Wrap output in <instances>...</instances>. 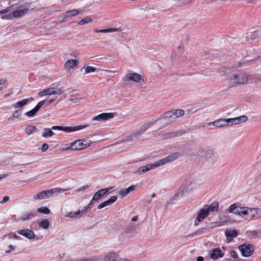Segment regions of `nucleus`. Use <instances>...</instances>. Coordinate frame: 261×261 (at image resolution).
Wrapping results in <instances>:
<instances>
[{
    "instance_id": "13",
    "label": "nucleus",
    "mask_w": 261,
    "mask_h": 261,
    "mask_svg": "<svg viewBox=\"0 0 261 261\" xmlns=\"http://www.w3.org/2000/svg\"><path fill=\"white\" fill-rule=\"evenodd\" d=\"M208 215L209 214L207 212V210L205 209L204 207H203L199 211L197 216L194 221V225L197 226L199 223L205 219L208 216Z\"/></svg>"
},
{
    "instance_id": "30",
    "label": "nucleus",
    "mask_w": 261,
    "mask_h": 261,
    "mask_svg": "<svg viewBox=\"0 0 261 261\" xmlns=\"http://www.w3.org/2000/svg\"><path fill=\"white\" fill-rule=\"evenodd\" d=\"M146 129H141L139 130H136L133 132L129 136H128L127 140L130 141H134L137 140L139 136H140L143 132Z\"/></svg>"
},
{
    "instance_id": "8",
    "label": "nucleus",
    "mask_w": 261,
    "mask_h": 261,
    "mask_svg": "<svg viewBox=\"0 0 261 261\" xmlns=\"http://www.w3.org/2000/svg\"><path fill=\"white\" fill-rule=\"evenodd\" d=\"M63 92V90L58 87H51L38 92V96L42 97L45 95H61Z\"/></svg>"
},
{
    "instance_id": "26",
    "label": "nucleus",
    "mask_w": 261,
    "mask_h": 261,
    "mask_svg": "<svg viewBox=\"0 0 261 261\" xmlns=\"http://www.w3.org/2000/svg\"><path fill=\"white\" fill-rule=\"evenodd\" d=\"M117 199V197L116 196H113L111 197H110L108 200H106L102 203H101L98 206V209H101L107 206L110 205L113 203H114Z\"/></svg>"
},
{
    "instance_id": "6",
    "label": "nucleus",
    "mask_w": 261,
    "mask_h": 261,
    "mask_svg": "<svg viewBox=\"0 0 261 261\" xmlns=\"http://www.w3.org/2000/svg\"><path fill=\"white\" fill-rule=\"evenodd\" d=\"M122 81L124 82H133L136 83H141L144 82V79L138 73L129 72L123 76Z\"/></svg>"
},
{
    "instance_id": "5",
    "label": "nucleus",
    "mask_w": 261,
    "mask_h": 261,
    "mask_svg": "<svg viewBox=\"0 0 261 261\" xmlns=\"http://www.w3.org/2000/svg\"><path fill=\"white\" fill-rule=\"evenodd\" d=\"M65 190L60 188H54L48 190L43 191L34 195V199L42 200L48 198L56 193L64 192Z\"/></svg>"
},
{
    "instance_id": "9",
    "label": "nucleus",
    "mask_w": 261,
    "mask_h": 261,
    "mask_svg": "<svg viewBox=\"0 0 261 261\" xmlns=\"http://www.w3.org/2000/svg\"><path fill=\"white\" fill-rule=\"evenodd\" d=\"M14 9L12 10L13 16L15 18H18L22 17L29 10V8L26 5H13Z\"/></svg>"
},
{
    "instance_id": "56",
    "label": "nucleus",
    "mask_w": 261,
    "mask_h": 261,
    "mask_svg": "<svg viewBox=\"0 0 261 261\" xmlns=\"http://www.w3.org/2000/svg\"><path fill=\"white\" fill-rule=\"evenodd\" d=\"M196 261H203V258L202 256H198L197 258Z\"/></svg>"
},
{
    "instance_id": "22",
    "label": "nucleus",
    "mask_w": 261,
    "mask_h": 261,
    "mask_svg": "<svg viewBox=\"0 0 261 261\" xmlns=\"http://www.w3.org/2000/svg\"><path fill=\"white\" fill-rule=\"evenodd\" d=\"M18 234L30 240L34 239L35 234L33 230L30 229H22L18 231Z\"/></svg>"
},
{
    "instance_id": "19",
    "label": "nucleus",
    "mask_w": 261,
    "mask_h": 261,
    "mask_svg": "<svg viewBox=\"0 0 261 261\" xmlns=\"http://www.w3.org/2000/svg\"><path fill=\"white\" fill-rule=\"evenodd\" d=\"M204 157L206 161L211 163H213L217 161V156L216 153L211 150L205 151Z\"/></svg>"
},
{
    "instance_id": "41",
    "label": "nucleus",
    "mask_w": 261,
    "mask_h": 261,
    "mask_svg": "<svg viewBox=\"0 0 261 261\" xmlns=\"http://www.w3.org/2000/svg\"><path fill=\"white\" fill-rule=\"evenodd\" d=\"M175 119L184 115L185 111L181 109H176L172 111Z\"/></svg>"
},
{
    "instance_id": "17",
    "label": "nucleus",
    "mask_w": 261,
    "mask_h": 261,
    "mask_svg": "<svg viewBox=\"0 0 261 261\" xmlns=\"http://www.w3.org/2000/svg\"><path fill=\"white\" fill-rule=\"evenodd\" d=\"M114 117V114L112 113H103L99 114L92 118V121H104L110 120Z\"/></svg>"
},
{
    "instance_id": "40",
    "label": "nucleus",
    "mask_w": 261,
    "mask_h": 261,
    "mask_svg": "<svg viewBox=\"0 0 261 261\" xmlns=\"http://www.w3.org/2000/svg\"><path fill=\"white\" fill-rule=\"evenodd\" d=\"M37 128L35 126L29 125L25 128V131L28 135H31L37 132Z\"/></svg>"
},
{
    "instance_id": "23",
    "label": "nucleus",
    "mask_w": 261,
    "mask_h": 261,
    "mask_svg": "<svg viewBox=\"0 0 261 261\" xmlns=\"http://www.w3.org/2000/svg\"><path fill=\"white\" fill-rule=\"evenodd\" d=\"M87 127H88V125L87 124L77 126H63L62 130L67 133H71L83 129Z\"/></svg>"
},
{
    "instance_id": "11",
    "label": "nucleus",
    "mask_w": 261,
    "mask_h": 261,
    "mask_svg": "<svg viewBox=\"0 0 261 261\" xmlns=\"http://www.w3.org/2000/svg\"><path fill=\"white\" fill-rule=\"evenodd\" d=\"M175 117L172 111L166 112L161 117L159 120L161 123L168 124L175 121Z\"/></svg>"
},
{
    "instance_id": "38",
    "label": "nucleus",
    "mask_w": 261,
    "mask_h": 261,
    "mask_svg": "<svg viewBox=\"0 0 261 261\" xmlns=\"http://www.w3.org/2000/svg\"><path fill=\"white\" fill-rule=\"evenodd\" d=\"M93 20V18L92 16H86L79 21L77 24L80 25H84L91 22Z\"/></svg>"
},
{
    "instance_id": "27",
    "label": "nucleus",
    "mask_w": 261,
    "mask_h": 261,
    "mask_svg": "<svg viewBox=\"0 0 261 261\" xmlns=\"http://www.w3.org/2000/svg\"><path fill=\"white\" fill-rule=\"evenodd\" d=\"M261 218V208L251 207V220Z\"/></svg>"
},
{
    "instance_id": "3",
    "label": "nucleus",
    "mask_w": 261,
    "mask_h": 261,
    "mask_svg": "<svg viewBox=\"0 0 261 261\" xmlns=\"http://www.w3.org/2000/svg\"><path fill=\"white\" fill-rule=\"evenodd\" d=\"M248 120V117L246 115L228 119H219L213 122V125L216 127H223L228 125L239 124L245 122Z\"/></svg>"
},
{
    "instance_id": "29",
    "label": "nucleus",
    "mask_w": 261,
    "mask_h": 261,
    "mask_svg": "<svg viewBox=\"0 0 261 261\" xmlns=\"http://www.w3.org/2000/svg\"><path fill=\"white\" fill-rule=\"evenodd\" d=\"M136 189V186L132 185L127 189H122L119 191L118 194L121 198H123L127 196L129 193L134 191Z\"/></svg>"
},
{
    "instance_id": "24",
    "label": "nucleus",
    "mask_w": 261,
    "mask_h": 261,
    "mask_svg": "<svg viewBox=\"0 0 261 261\" xmlns=\"http://www.w3.org/2000/svg\"><path fill=\"white\" fill-rule=\"evenodd\" d=\"M87 207L84 208L82 210H79L75 212H70L66 215V217L70 218L72 219H76L83 217V214L87 211Z\"/></svg>"
},
{
    "instance_id": "12",
    "label": "nucleus",
    "mask_w": 261,
    "mask_h": 261,
    "mask_svg": "<svg viewBox=\"0 0 261 261\" xmlns=\"http://www.w3.org/2000/svg\"><path fill=\"white\" fill-rule=\"evenodd\" d=\"M80 61L79 60L74 59H69L64 65V69L67 71L75 69L77 67Z\"/></svg>"
},
{
    "instance_id": "53",
    "label": "nucleus",
    "mask_w": 261,
    "mask_h": 261,
    "mask_svg": "<svg viewBox=\"0 0 261 261\" xmlns=\"http://www.w3.org/2000/svg\"><path fill=\"white\" fill-rule=\"evenodd\" d=\"M9 200V197L6 196L3 197V200L0 202L1 204H3L6 202H7Z\"/></svg>"
},
{
    "instance_id": "42",
    "label": "nucleus",
    "mask_w": 261,
    "mask_h": 261,
    "mask_svg": "<svg viewBox=\"0 0 261 261\" xmlns=\"http://www.w3.org/2000/svg\"><path fill=\"white\" fill-rule=\"evenodd\" d=\"M175 119L184 115L185 111L181 109H176L172 111Z\"/></svg>"
},
{
    "instance_id": "37",
    "label": "nucleus",
    "mask_w": 261,
    "mask_h": 261,
    "mask_svg": "<svg viewBox=\"0 0 261 261\" xmlns=\"http://www.w3.org/2000/svg\"><path fill=\"white\" fill-rule=\"evenodd\" d=\"M189 192L193 191L198 188V184L195 180H192L186 185Z\"/></svg>"
},
{
    "instance_id": "50",
    "label": "nucleus",
    "mask_w": 261,
    "mask_h": 261,
    "mask_svg": "<svg viewBox=\"0 0 261 261\" xmlns=\"http://www.w3.org/2000/svg\"><path fill=\"white\" fill-rule=\"evenodd\" d=\"M48 145L46 143H43L41 147L42 151L44 152V151H46L48 149Z\"/></svg>"
},
{
    "instance_id": "62",
    "label": "nucleus",
    "mask_w": 261,
    "mask_h": 261,
    "mask_svg": "<svg viewBox=\"0 0 261 261\" xmlns=\"http://www.w3.org/2000/svg\"><path fill=\"white\" fill-rule=\"evenodd\" d=\"M155 196V193H153L152 195H151V197L153 198V197H154Z\"/></svg>"
},
{
    "instance_id": "58",
    "label": "nucleus",
    "mask_w": 261,
    "mask_h": 261,
    "mask_svg": "<svg viewBox=\"0 0 261 261\" xmlns=\"http://www.w3.org/2000/svg\"><path fill=\"white\" fill-rule=\"evenodd\" d=\"M120 261H133L130 259H126V258H121Z\"/></svg>"
},
{
    "instance_id": "32",
    "label": "nucleus",
    "mask_w": 261,
    "mask_h": 261,
    "mask_svg": "<svg viewBox=\"0 0 261 261\" xmlns=\"http://www.w3.org/2000/svg\"><path fill=\"white\" fill-rule=\"evenodd\" d=\"M34 216V213L32 212H24L20 215L17 221L23 222L33 218Z\"/></svg>"
},
{
    "instance_id": "39",
    "label": "nucleus",
    "mask_w": 261,
    "mask_h": 261,
    "mask_svg": "<svg viewBox=\"0 0 261 261\" xmlns=\"http://www.w3.org/2000/svg\"><path fill=\"white\" fill-rule=\"evenodd\" d=\"M54 135V133L53 130L50 128H45L43 129V134L42 136L43 138H48L51 137Z\"/></svg>"
},
{
    "instance_id": "35",
    "label": "nucleus",
    "mask_w": 261,
    "mask_h": 261,
    "mask_svg": "<svg viewBox=\"0 0 261 261\" xmlns=\"http://www.w3.org/2000/svg\"><path fill=\"white\" fill-rule=\"evenodd\" d=\"M54 100L53 99H51L49 100L47 99L43 100L40 101L37 105L35 107L36 109H37L38 111L39 109L45 104L46 103L47 106H49L50 103H51Z\"/></svg>"
},
{
    "instance_id": "47",
    "label": "nucleus",
    "mask_w": 261,
    "mask_h": 261,
    "mask_svg": "<svg viewBox=\"0 0 261 261\" xmlns=\"http://www.w3.org/2000/svg\"><path fill=\"white\" fill-rule=\"evenodd\" d=\"M9 249L7 250L5 252L7 254L11 253L12 251H13L15 249V247L12 245H10L8 246Z\"/></svg>"
},
{
    "instance_id": "1",
    "label": "nucleus",
    "mask_w": 261,
    "mask_h": 261,
    "mask_svg": "<svg viewBox=\"0 0 261 261\" xmlns=\"http://www.w3.org/2000/svg\"><path fill=\"white\" fill-rule=\"evenodd\" d=\"M226 81L229 88L246 85L253 82L252 75L247 72L238 70L229 73Z\"/></svg>"
},
{
    "instance_id": "18",
    "label": "nucleus",
    "mask_w": 261,
    "mask_h": 261,
    "mask_svg": "<svg viewBox=\"0 0 261 261\" xmlns=\"http://www.w3.org/2000/svg\"><path fill=\"white\" fill-rule=\"evenodd\" d=\"M121 259L118 253L114 251L108 252L103 257V261H120Z\"/></svg>"
},
{
    "instance_id": "64",
    "label": "nucleus",
    "mask_w": 261,
    "mask_h": 261,
    "mask_svg": "<svg viewBox=\"0 0 261 261\" xmlns=\"http://www.w3.org/2000/svg\"><path fill=\"white\" fill-rule=\"evenodd\" d=\"M106 71L109 72H113V71H111V70H106Z\"/></svg>"
},
{
    "instance_id": "2",
    "label": "nucleus",
    "mask_w": 261,
    "mask_h": 261,
    "mask_svg": "<svg viewBox=\"0 0 261 261\" xmlns=\"http://www.w3.org/2000/svg\"><path fill=\"white\" fill-rule=\"evenodd\" d=\"M180 156L179 152H175L166 156V158L160 160L153 164H147L145 166L139 168L136 171H134L135 174H142L146 173L151 169L156 168L166 164L171 163L178 159Z\"/></svg>"
},
{
    "instance_id": "46",
    "label": "nucleus",
    "mask_w": 261,
    "mask_h": 261,
    "mask_svg": "<svg viewBox=\"0 0 261 261\" xmlns=\"http://www.w3.org/2000/svg\"><path fill=\"white\" fill-rule=\"evenodd\" d=\"M37 212L39 213H43L45 214H49L50 210L47 207H42L37 209Z\"/></svg>"
},
{
    "instance_id": "34",
    "label": "nucleus",
    "mask_w": 261,
    "mask_h": 261,
    "mask_svg": "<svg viewBox=\"0 0 261 261\" xmlns=\"http://www.w3.org/2000/svg\"><path fill=\"white\" fill-rule=\"evenodd\" d=\"M119 29L118 28H110L108 29H101V30H98V29H94V31L95 33H113L115 32L119 31Z\"/></svg>"
},
{
    "instance_id": "20",
    "label": "nucleus",
    "mask_w": 261,
    "mask_h": 261,
    "mask_svg": "<svg viewBox=\"0 0 261 261\" xmlns=\"http://www.w3.org/2000/svg\"><path fill=\"white\" fill-rule=\"evenodd\" d=\"M190 192L186 185L181 187L174 194V199H178Z\"/></svg>"
},
{
    "instance_id": "48",
    "label": "nucleus",
    "mask_w": 261,
    "mask_h": 261,
    "mask_svg": "<svg viewBox=\"0 0 261 261\" xmlns=\"http://www.w3.org/2000/svg\"><path fill=\"white\" fill-rule=\"evenodd\" d=\"M21 114V113L20 111H16L13 112L12 116L14 118H18L20 116Z\"/></svg>"
},
{
    "instance_id": "45",
    "label": "nucleus",
    "mask_w": 261,
    "mask_h": 261,
    "mask_svg": "<svg viewBox=\"0 0 261 261\" xmlns=\"http://www.w3.org/2000/svg\"><path fill=\"white\" fill-rule=\"evenodd\" d=\"M38 112V111L34 108L32 110L25 113L24 115L29 117H33Z\"/></svg>"
},
{
    "instance_id": "61",
    "label": "nucleus",
    "mask_w": 261,
    "mask_h": 261,
    "mask_svg": "<svg viewBox=\"0 0 261 261\" xmlns=\"http://www.w3.org/2000/svg\"><path fill=\"white\" fill-rule=\"evenodd\" d=\"M85 189H86V188L85 187H84L81 188V189H79L78 191H80L81 190H84Z\"/></svg>"
},
{
    "instance_id": "57",
    "label": "nucleus",
    "mask_w": 261,
    "mask_h": 261,
    "mask_svg": "<svg viewBox=\"0 0 261 261\" xmlns=\"http://www.w3.org/2000/svg\"><path fill=\"white\" fill-rule=\"evenodd\" d=\"M12 237L15 238V239H18L19 238V237L18 236H17L16 234L15 233H13L12 234Z\"/></svg>"
},
{
    "instance_id": "55",
    "label": "nucleus",
    "mask_w": 261,
    "mask_h": 261,
    "mask_svg": "<svg viewBox=\"0 0 261 261\" xmlns=\"http://www.w3.org/2000/svg\"><path fill=\"white\" fill-rule=\"evenodd\" d=\"M138 219V217L136 216H134L132 218V221H133V222H135V221H137Z\"/></svg>"
},
{
    "instance_id": "49",
    "label": "nucleus",
    "mask_w": 261,
    "mask_h": 261,
    "mask_svg": "<svg viewBox=\"0 0 261 261\" xmlns=\"http://www.w3.org/2000/svg\"><path fill=\"white\" fill-rule=\"evenodd\" d=\"M230 254L232 258L234 259H237L238 258V255L234 250H231L230 252Z\"/></svg>"
},
{
    "instance_id": "44",
    "label": "nucleus",
    "mask_w": 261,
    "mask_h": 261,
    "mask_svg": "<svg viewBox=\"0 0 261 261\" xmlns=\"http://www.w3.org/2000/svg\"><path fill=\"white\" fill-rule=\"evenodd\" d=\"M39 225L43 229H47L49 226V221L47 219L44 220L39 223Z\"/></svg>"
},
{
    "instance_id": "33",
    "label": "nucleus",
    "mask_w": 261,
    "mask_h": 261,
    "mask_svg": "<svg viewBox=\"0 0 261 261\" xmlns=\"http://www.w3.org/2000/svg\"><path fill=\"white\" fill-rule=\"evenodd\" d=\"M207 210V212H217L219 210V203L218 202H214L209 205H205L204 206Z\"/></svg>"
},
{
    "instance_id": "4",
    "label": "nucleus",
    "mask_w": 261,
    "mask_h": 261,
    "mask_svg": "<svg viewBox=\"0 0 261 261\" xmlns=\"http://www.w3.org/2000/svg\"><path fill=\"white\" fill-rule=\"evenodd\" d=\"M92 142L87 139H79L70 143L69 145L62 149V151L66 150H80L88 147L92 144Z\"/></svg>"
},
{
    "instance_id": "14",
    "label": "nucleus",
    "mask_w": 261,
    "mask_h": 261,
    "mask_svg": "<svg viewBox=\"0 0 261 261\" xmlns=\"http://www.w3.org/2000/svg\"><path fill=\"white\" fill-rule=\"evenodd\" d=\"M14 9V6H11L7 9L0 11V15H2L1 18L2 19L9 20L12 19L14 17L12 10Z\"/></svg>"
},
{
    "instance_id": "51",
    "label": "nucleus",
    "mask_w": 261,
    "mask_h": 261,
    "mask_svg": "<svg viewBox=\"0 0 261 261\" xmlns=\"http://www.w3.org/2000/svg\"><path fill=\"white\" fill-rule=\"evenodd\" d=\"M81 98L77 97H72L70 98V101L74 103H78L80 101Z\"/></svg>"
},
{
    "instance_id": "31",
    "label": "nucleus",
    "mask_w": 261,
    "mask_h": 261,
    "mask_svg": "<svg viewBox=\"0 0 261 261\" xmlns=\"http://www.w3.org/2000/svg\"><path fill=\"white\" fill-rule=\"evenodd\" d=\"M242 206H240L238 204L234 203L230 205L228 208L227 211L230 213H233L234 215L238 216V213L240 211Z\"/></svg>"
},
{
    "instance_id": "54",
    "label": "nucleus",
    "mask_w": 261,
    "mask_h": 261,
    "mask_svg": "<svg viewBox=\"0 0 261 261\" xmlns=\"http://www.w3.org/2000/svg\"><path fill=\"white\" fill-rule=\"evenodd\" d=\"M63 126H53L51 129L54 130H62Z\"/></svg>"
},
{
    "instance_id": "21",
    "label": "nucleus",
    "mask_w": 261,
    "mask_h": 261,
    "mask_svg": "<svg viewBox=\"0 0 261 261\" xmlns=\"http://www.w3.org/2000/svg\"><path fill=\"white\" fill-rule=\"evenodd\" d=\"M80 10L77 9H72L71 10H69L67 11L64 15L61 21V22H64L67 20L70 19L72 17H74L78 15L79 13H80Z\"/></svg>"
},
{
    "instance_id": "7",
    "label": "nucleus",
    "mask_w": 261,
    "mask_h": 261,
    "mask_svg": "<svg viewBox=\"0 0 261 261\" xmlns=\"http://www.w3.org/2000/svg\"><path fill=\"white\" fill-rule=\"evenodd\" d=\"M114 190L115 189L113 187H110L98 190L93 195L92 199L89 203V205L93 204L94 201H96L100 200L103 196L112 193Z\"/></svg>"
},
{
    "instance_id": "60",
    "label": "nucleus",
    "mask_w": 261,
    "mask_h": 261,
    "mask_svg": "<svg viewBox=\"0 0 261 261\" xmlns=\"http://www.w3.org/2000/svg\"><path fill=\"white\" fill-rule=\"evenodd\" d=\"M207 125L208 126H210V125H213V122H209L207 124Z\"/></svg>"
},
{
    "instance_id": "63",
    "label": "nucleus",
    "mask_w": 261,
    "mask_h": 261,
    "mask_svg": "<svg viewBox=\"0 0 261 261\" xmlns=\"http://www.w3.org/2000/svg\"><path fill=\"white\" fill-rule=\"evenodd\" d=\"M5 176L0 175V180L4 178Z\"/></svg>"
},
{
    "instance_id": "52",
    "label": "nucleus",
    "mask_w": 261,
    "mask_h": 261,
    "mask_svg": "<svg viewBox=\"0 0 261 261\" xmlns=\"http://www.w3.org/2000/svg\"><path fill=\"white\" fill-rule=\"evenodd\" d=\"M7 83V81L4 79H0V89L2 88L3 86H5Z\"/></svg>"
},
{
    "instance_id": "15",
    "label": "nucleus",
    "mask_w": 261,
    "mask_h": 261,
    "mask_svg": "<svg viewBox=\"0 0 261 261\" xmlns=\"http://www.w3.org/2000/svg\"><path fill=\"white\" fill-rule=\"evenodd\" d=\"M238 216L246 220L251 221V207L242 206L238 213Z\"/></svg>"
},
{
    "instance_id": "25",
    "label": "nucleus",
    "mask_w": 261,
    "mask_h": 261,
    "mask_svg": "<svg viewBox=\"0 0 261 261\" xmlns=\"http://www.w3.org/2000/svg\"><path fill=\"white\" fill-rule=\"evenodd\" d=\"M33 100H34V98L31 97L29 98L24 99L22 100L17 102L16 103L13 104L12 107L15 109L21 108L27 105L29 102Z\"/></svg>"
},
{
    "instance_id": "36",
    "label": "nucleus",
    "mask_w": 261,
    "mask_h": 261,
    "mask_svg": "<svg viewBox=\"0 0 261 261\" xmlns=\"http://www.w3.org/2000/svg\"><path fill=\"white\" fill-rule=\"evenodd\" d=\"M54 100L53 99H51L49 100L47 99L43 100L40 101L37 105L35 107L36 109H37L38 111L39 109L45 104L46 103L47 106H49L50 103H51Z\"/></svg>"
},
{
    "instance_id": "59",
    "label": "nucleus",
    "mask_w": 261,
    "mask_h": 261,
    "mask_svg": "<svg viewBox=\"0 0 261 261\" xmlns=\"http://www.w3.org/2000/svg\"><path fill=\"white\" fill-rule=\"evenodd\" d=\"M10 96V94H5V95L4 96V97L5 98H6V97H8V96Z\"/></svg>"
},
{
    "instance_id": "43",
    "label": "nucleus",
    "mask_w": 261,
    "mask_h": 261,
    "mask_svg": "<svg viewBox=\"0 0 261 261\" xmlns=\"http://www.w3.org/2000/svg\"><path fill=\"white\" fill-rule=\"evenodd\" d=\"M83 69H85V74L94 72L96 70V68L94 67L86 65L84 66Z\"/></svg>"
},
{
    "instance_id": "10",
    "label": "nucleus",
    "mask_w": 261,
    "mask_h": 261,
    "mask_svg": "<svg viewBox=\"0 0 261 261\" xmlns=\"http://www.w3.org/2000/svg\"><path fill=\"white\" fill-rule=\"evenodd\" d=\"M238 249L241 255L245 257L250 256L254 252V248L252 245L243 244L239 246Z\"/></svg>"
},
{
    "instance_id": "16",
    "label": "nucleus",
    "mask_w": 261,
    "mask_h": 261,
    "mask_svg": "<svg viewBox=\"0 0 261 261\" xmlns=\"http://www.w3.org/2000/svg\"><path fill=\"white\" fill-rule=\"evenodd\" d=\"M224 254L220 248H214L208 252L209 258L212 259H217L223 257Z\"/></svg>"
},
{
    "instance_id": "28",
    "label": "nucleus",
    "mask_w": 261,
    "mask_h": 261,
    "mask_svg": "<svg viewBox=\"0 0 261 261\" xmlns=\"http://www.w3.org/2000/svg\"><path fill=\"white\" fill-rule=\"evenodd\" d=\"M238 235V231L236 230H227L225 232L226 240L228 243L231 242Z\"/></svg>"
}]
</instances>
